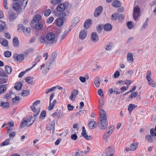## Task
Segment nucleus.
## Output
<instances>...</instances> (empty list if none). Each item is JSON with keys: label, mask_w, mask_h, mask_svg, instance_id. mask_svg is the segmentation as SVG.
<instances>
[{"label": "nucleus", "mask_w": 156, "mask_h": 156, "mask_svg": "<svg viewBox=\"0 0 156 156\" xmlns=\"http://www.w3.org/2000/svg\"><path fill=\"white\" fill-rule=\"evenodd\" d=\"M78 93V90L76 89H74L72 91L71 94L69 97L70 99L72 101L74 100Z\"/></svg>", "instance_id": "9d476101"}, {"label": "nucleus", "mask_w": 156, "mask_h": 156, "mask_svg": "<svg viewBox=\"0 0 156 156\" xmlns=\"http://www.w3.org/2000/svg\"><path fill=\"white\" fill-rule=\"evenodd\" d=\"M61 2V0H52L51 2V3L52 5H55Z\"/></svg>", "instance_id": "864d4df0"}, {"label": "nucleus", "mask_w": 156, "mask_h": 156, "mask_svg": "<svg viewBox=\"0 0 156 156\" xmlns=\"http://www.w3.org/2000/svg\"><path fill=\"white\" fill-rule=\"evenodd\" d=\"M12 43L14 46L16 48H18L19 45V41L17 37H14L13 39Z\"/></svg>", "instance_id": "6ab92c4d"}, {"label": "nucleus", "mask_w": 156, "mask_h": 156, "mask_svg": "<svg viewBox=\"0 0 156 156\" xmlns=\"http://www.w3.org/2000/svg\"><path fill=\"white\" fill-rule=\"evenodd\" d=\"M41 58V56H37L36 57V58L33 62V66L31 67V68H32L34 67L36 65L37 63L40 61Z\"/></svg>", "instance_id": "7c9ffc66"}, {"label": "nucleus", "mask_w": 156, "mask_h": 156, "mask_svg": "<svg viewBox=\"0 0 156 156\" xmlns=\"http://www.w3.org/2000/svg\"><path fill=\"white\" fill-rule=\"evenodd\" d=\"M103 9V8L102 6H99L96 8L95 10L94 13V16L95 17H98L102 13Z\"/></svg>", "instance_id": "39448f33"}, {"label": "nucleus", "mask_w": 156, "mask_h": 156, "mask_svg": "<svg viewBox=\"0 0 156 156\" xmlns=\"http://www.w3.org/2000/svg\"><path fill=\"white\" fill-rule=\"evenodd\" d=\"M46 115V112L45 110L42 111L41 113L40 118L43 119L45 117Z\"/></svg>", "instance_id": "8fccbe9b"}, {"label": "nucleus", "mask_w": 156, "mask_h": 156, "mask_svg": "<svg viewBox=\"0 0 156 156\" xmlns=\"http://www.w3.org/2000/svg\"><path fill=\"white\" fill-rule=\"evenodd\" d=\"M28 0H21L19 1L21 5V7L24 9L27 4Z\"/></svg>", "instance_id": "cd10ccee"}, {"label": "nucleus", "mask_w": 156, "mask_h": 156, "mask_svg": "<svg viewBox=\"0 0 156 156\" xmlns=\"http://www.w3.org/2000/svg\"><path fill=\"white\" fill-rule=\"evenodd\" d=\"M13 9L15 10H17L19 9L20 7H21V5L20 3L19 2H16L14 3L12 5Z\"/></svg>", "instance_id": "4be33fe9"}, {"label": "nucleus", "mask_w": 156, "mask_h": 156, "mask_svg": "<svg viewBox=\"0 0 156 156\" xmlns=\"http://www.w3.org/2000/svg\"><path fill=\"white\" fill-rule=\"evenodd\" d=\"M137 106L135 105L134 104H130L128 106V110L129 113H131L133 110L136 108Z\"/></svg>", "instance_id": "c85d7f7f"}, {"label": "nucleus", "mask_w": 156, "mask_h": 156, "mask_svg": "<svg viewBox=\"0 0 156 156\" xmlns=\"http://www.w3.org/2000/svg\"><path fill=\"white\" fill-rule=\"evenodd\" d=\"M151 72L150 70H148L147 71L146 76V78L148 81V83H150V80H151V78L150 75H151Z\"/></svg>", "instance_id": "79ce46f5"}, {"label": "nucleus", "mask_w": 156, "mask_h": 156, "mask_svg": "<svg viewBox=\"0 0 156 156\" xmlns=\"http://www.w3.org/2000/svg\"><path fill=\"white\" fill-rule=\"evenodd\" d=\"M13 58L14 60L16 62H20L23 61L24 59V56L22 54L17 55L15 54L13 55Z\"/></svg>", "instance_id": "20e7f679"}, {"label": "nucleus", "mask_w": 156, "mask_h": 156, "mask_svg": "<svg viewBox=\"0 0 156 156\" xmlns=\"http://www.w3.org/2000/svg\"><path fill=\"white\" fill-rule=\"evenodd\" d=\"M51 10L49 9H47L45 12L44 15L46 16H48L51 13Z\"/></svg>", "instance_id": "bf43d9fd"}, {"label": "nucleus", "mask_w": 156, "mask_h": 156, "mask_svg": "<svg viewBox=\"0 0 156 156\" xmlns=\"http://www.w3.org/2000/svg\"><path fill=\"white\" fill-rule=\"evenodd\" d=\"M58 117L59 118H62L64 116V114L62 112L61 110H59L58 113Z\"/></svg>", "instance_id": "69168bd1"}, {"label": "nucleus", "mask_w": 156, "mask_h": 156, "mask_svg": "<svg viewBox=\"0 0 156 156\" xmlns=\"http://www.w3.org/2000/svg\"><path fill=\"white\" fill-rule=\"evenodd\" d=\"M54 122H52L51 123H50L47 126V129L48 130H51L52 129H53V131H54Z\"/></svg>", "instance_id": "c756f323"}, {"label": "nucleus", "mask_w": 156, "mask_h": 156, "mask_svg": "<svg viewBox=\"0 0 156 156\" xmlns=\"http://www.w3.org/2000/svg\"><path fill=\"white\" fill-rule=\"evenodd\" d=\"M40 102L39 100H37L33 103V105L30 107L31 110L34 112V115L35 117L37 116L39 113V111L37 110L35 106L39 104Z\"/></svg>", "instance_id": "7ed1b4c3"}, {"label": "nucleus", "mask_w": 156, "mask_h": 156, "mask_svg": "<svg viewBox=\"0 0 156 156\" xmlns=\"http://www.w3.org/2000/svg\"><path fill=\"white\" fill-rule=\"evenodd\" d=\"M138 145V143L137 142H134L132 144L130 147V150L131 151H134L137 148Z\"/></svg>", "instance_id": "412c9836"}, {"label": "nucleus", "mask_w": 156, "mask_h": 156, "mask_svg": "<svg viewBox=\"0 0 156 156\" xmlns=\"http://www.w3.org/2000/svg\"><path fill=\"white\" fill-rule=\"evenodd\" d=\"M80 18L79 17H76L72 21V26H74L80 21Z\"/></svg>", "instance_id": "72a5a7b5"}, {"label": "nucleus", "mask_w": 156, "mask_h": 156, "mask_svg": "<svg viewBox=\"0 0 156 156\" xmlns=\"http://www.w3.org/2000/svg\"><path fill=\"white\" fill-rule=\"evenodd\" d=\"M12 55L11 52L9 51H5L4 53V56L7 58L10 57Z\"/></svg>", "instance_id": "49530a36"}, {"label": "nucleus", "mask_w": 156, "mask_h": 156, "mask_svg": "<svg viewBox=\"0 0 156 156\" xmlns=\"http://www.w3.org/2000/svg\"><path fill=\"white\" fill-rule=\"evenodd\" d=\"M91 41L93 42L96 43L98 42L99 40V37L95 32H93L91 36Z\"/></svg>", "instance_id": "1a4fd4ad"}, {"label": "nucleus", "mask_w": 156, "mask_h": 156, "mask_svg": "<svg viewBox=\"0 0 156 156\" xmlns=\"http://www.w3.org/2000/svg\"><path fill=\"white\" fill-rule=\"evenodd\" d=\"M25 125L26 126V120H24L21 122L20 127L22 128L24 127Z\"/></svg>", "instance_id": "e2e57ef3"}, {"label": "nucleus", "mask_w": 156, "mask_h": 156, "mask_svg": "<svg viewBox=\"0 0 156 156\" xmlns=\"http://www.w3.org/2000/svg\"><path fill=\"white\" fill-rule=\"evenodd\" d=\"M94 83L97 87H98L101 84L100 78L98 76H96L94 80Z\"/></svg>", "instance_id": "f3484780"}, {"label": "nucleus", "mask_w": 156, "mask_h": 156, "mask_svg": "<svg viewBox=\"0 0 156 156\" xmlns=\"http://www.w3.org/2000/svg\"><path fill=\"white\" fill-rule=\"evenodd\" d=\"M39 41L41 44L48 43L46 38V37H45L44 36H41L40 37L39 39Z\"/></svg>", "instance_id": "393cba45"}, {"label": "nucleus", "mask_w": 156, "mask_h": 156, "mask_svg": "<svg viewBox=\"0 0 156 156\" xmlns=\"http://www.w3.org/2000/svg\"><path fill=\"white\" fill-rule=\"evenodd\" d=\"M20 98L19 97L16 96L12 99V102L14 104L16 105L20 102Z\"/></svg>", "instance_id": "e433bc0d"}, {"label": "nucleus", "mask_w": 156, "mask_h": 156, "mask_svg": "<svg viewBox=\"0 0 156 156\" xmlns=\"http://www.w3.org/2000/svg\"><path fill=\"white\" fill-rule=\"evenodd\" d=\"M66 8L65 5L64 3H61L57 6L56 9L58 11L63 12Z\"/></svg>", "instance_id": "f8f14e48"}, {"label": "nucleus", "mask_w": 156, "mask_h": 156, "mask_svg": "<svg viewBox=\"0 0 156 156\" xmlns=\"http://www.w3.org/2000/svg\"><path fill=\"white\" fill-rule=\"evenodd\" d=\"M124 16L123 14H118V19L119 20V22H121Z\"/></svg>", "instance_id": "4d7b16f0"}, {"label": "nucleus", "mask_w": 156, "mask_h": 156, "mask_svg": "<svg viewBox=\"0 0 156 156\" xmlns=\"http://www.w3.org/2000/svg\"><path fill=\"white\" fill-rule=\"evenodd\" d=\"M0 43L4 47H7L8 45V41L4 38H0Z\"/></svg>", "instance_id": "4468645a"}, {"label": "nucleus", "mask_w": 156, "mask_h": 156, "mask_svg": "<svg viewBox=\"0 0 156 156\" xmlns=\"http://www.w3.org/2000/svg\"><path fill=\"white\" fill-rule=\"evenodd\" d=\"M118 13H114L111 16V19L112 20H118Z\"/></svg>", "instance_id": "09e8293b"}, {"label": "nucleus", "mask_w": 156, "mask_h": 156, "mask_svg": "<svg viewBox=\"0 0 156 156\" xmlns=\"http://www.w3.org/2000/svg\"><path fill=\"white\" fill-rule=\"evenodd\" d=\"M87 35V30L85 29L82 30L79 35V37L80 39L83 40L86 37Z\"/></svg>", "instance_id": "6e6552de"}, {"label": "nucleus", "mask_w": 156, "mask_h": 156, "mask_svg": "<svg viewBox=\"0 0 156 156\" xmlns=\"http://www.w3.org/2000/svg\"><path fill=\"white\" fill-rule=\"evenodd\" d=\"M18 29L19 30H20L23 31L25 30V28L23 25L19 24L18 26Z\"/></svg>", "instance_id": "338daca9"}, {"label": "nucleus", "mask_w": 156, "mask_h": 156, "mask_svg": "<svg viewBox=\"0 0 156 156\" xmlns=\"http://www.w3.org/2000/svg\"><path fill=\"white\" fill-rule=\"evenodd\" d=\"M64 20L61 19V18H58L57 19L56 23L57 26L60 27L62 25L63 23Z\"/></svg>", "instance_id": "2f4dec72"}, {"label": "nucleus", "mask_w": 156, "mask_h": 156, "mask_svg": "<svg viewBox=\"0 0 156 156\" xmlns=\"http://www.w3.org/2000/svg\"><path fill=\"white\" fill-rule=\"evenodd\" d=\"M113 47V45L112 44V43H109V45L106 46V47L105 48V49L106 50L109 51Z\"/></svg>", "instance_id": "603ef678"}, {"label": "nucleus", "mask_w": 156, "mask_h": 156, "mask_svg": "<svg viewBox=\"0 0 156 156\" xmlns=\"http://www.w3.org/2000/svg\"><path fill=\"white\" fill-rule=\"evenodd\" d=\"M111 134L108 133H105V135L103 136V138L105 140H106L109 137L110 135Z\"/></svg>", "instance_id": "774afa93"}, {"label": "nucleus", "mask_w": 156, "mask_h": 156, "mask_svg": "<svg viewBox=\"0 0 156 156\" xmlns=\"http://www.w3.org/2000/svg\"><path fill=\"white\" fill-rule=\"evenodd\" d=\"M56 89V87H52L51 88L47 89L46 90L45 93L46 94H48L49 93L51 92L54 91Z\"/></svg>", "instance_id": "de8ad7c7"}, {"label": "nucleus", "mask_w": 156, "mask_h": 156, "mask_svg": "<svg viewBox=\"0 0 156 156\" xmlns=\"http://www.w3.org/2000/svg\"><path fill=\"white\" fill-rule=\"evenodd\" d=\"M150 133L151 134L152 136H156V133L155 132V130L154 129H151L150 130Z\"/></svg>", "instance_id": "6e6d98bb"}, {"label": "nucleus", "mask_w": 156, "mask_h": 156, "mask_svg": "<svg viewBox=\"0 0 156 156\" xmlns=\"http://www.w3.org/2000/svg\"><path fill=\"white\" fill-rule=\"evenodd\" d=\"M31 29L29 27H27L26 28V30L23 31L24 33L26 35V34H29L30 32Z\"/></svg>", "instance_id": "0e129e2a"}, {"label": "nucleus", "mask_w": 156, "mask_h": 156, "mask_svg": "<svg viewBox=\"0 0 156 156\" xmlns=\"http://www.w3.org/2000/svg\"><path fill=\"white\" fill-rule=\"evenodd\" d=\"M128 28L130 29H131L133 27V24L132 21L127 22L126 23Z\"/></svg>", "instance_id": "3c124183"}, {"label": "nucleus", "mask_w": 156, "mask_h": 156, "mask_svg": "<svg viewBox=\"0 0 156 156\" xmlns=\"http://www.w3.org/2000/svg\"><path fill=\"white\" fill-rule=\"evenodd\" d=\"M5 70L6 73L8 74H10L12 72V68L9 66H5Z\"/></svg>", "instance_id": "a19ab883"}, {"label": "nucleus", "mask_w": 156, "mask_h": 156, "mask_svg": "<svg viewBox=\"0 0 156 156\" xmlns=\"http://www.w3.org/2000/svg\"><path fill=\"white\" fill-rule=\"evenodd\" d=\"M114 149L112 147H108L106 151V155L113 154Z\"/></svg>", "instance_id": "aec40b11"}, {"label": "nucleus", "mask_w": 156, "mask_h": 156, "mask_svg": "<svg viewBox=\"0 0 156 156\" xmlns=\"http://www.w3.org/2000/svg\"><path fill=\"white\" fill-rule=\"evenodd\" d=\"M0 76H2L6 77H7L8 76V75L6 74L3 70L0 71Z\"/></svg>", "instance_id": "5fc2aeb1"}, {"label": "nucleus", "mask_w": 156, "mask_h": 156, "mask_svg": "<svg viewBox=\"0 0 156 156\" xmlns=\"http://www.w3.org/2000/svg\"><path fill=\"white\" fill-rule=\"evenodd\" d=\"M112 25L109 23H106L104 26L103 29L107 31H110L112 30Z\"/></svg>", "instance_id": "a211bd4d"}, {"label": "nucleus", "mask_w": 156, "mask_h": 156, "mask_svg": "<svg viewBox=\"0 0 156 156\" xmlns=\"http://www.w3.org/2000/svg\"><path fill=\"white\" fill-rule=\"evenodd\" d=\"M10 139L9 138H8L6 139L5 141L2 142L1 144V146L2 147L3 146L8 145L9 144V141Z\"/></svg>", "instance_id": "58836bf2"}, {"label": "nucleus", "mask_w": 156, "mask_h": 156, "mask_svg": "<svg viewBox=\"0 0 156 156\" xmlns=\"http://www.w3.org/2000/svg\"><path fill=\"white\" fill-rule=\"evenodd\" d=\"M99 109L101 111L100 113V122L98 123L99 127L101 129H105L108 126V116L106 112L102 108Z\"/></svg>", "instance_id": "f257e3e1"}, {"label": "nucleus", "mask_w": 156, "mask_h": 156, "mask_svg": "<svg viewBox=\"0 0 156 156\" xmlns=\"http://www.w3.org/2000/svg\"><path fill=\"white\" fill-rule=\"evenodd\" d=\"M55 35L53 33H49L46 36V38L47 41L53 42L55 40Z\"/></svg>", "instance_id": "423d86ee"}, {"label": "nucleus", "mask_w": 156, "mask_h": 156, "mask_svg": "<svg viewBox=\"0 0 156 156\" xmlns=\"http://www.w3.org/2000/svg\"><path fill=\"white\" fill-rule=\"evenodd\" d=\"M22 85L23 84L22 83L18 82L15 84L14 88L17 90H20L21 89Z\"/></svg>", "instance_id": "473e14b6"}, {"label": "nucleus", "mask_w": 156, "mask_h": 156, "mask_svg": "<svg viewBox=\"0 0 156 156\" xmlns=\"http://www.w3.org/2000/svg\"><path fill=\"white\" fill-rule=\"evenodd\" d=\"M88 126L90 129H92L97 127L96 123L94 121L93 119L90 121L88 123Z\"/></svg>", "instance_id": "ddd939ff"}, {"label": "nucleus", "mask_w": 156, "mask_h": 156, "mask_svg": "<svg viewBox=\"0 0 156 156\" xmlns=\"http://www.w3.org/2000/svg\"><path fill=\"white\" fill-rule=\"evenodd\" d=\"M145 138L149 143H151L153 141V137L150 135L148 134L147 135Z\"/></svg>", "instance_id": "37998d69"}, {"label": "nucleus", "mask_w": 156, "mask_h": 156, "mask_svg": "<svg viewBox=\"0 0 156 156\" xmlns=\"http://www.w3.org/2000/svg\"><path fill=\"white\" fill-rule=\"evenodd\" d=\"M25 81L30 84H32L33 83V78L30 76L25 78Z\"/></svg>", "instance_id": "4c0bfd02"}, {"label": "nucleus", "mask_w": 156, "mask_h": 156, "mask_svg": "<svg viewBox=\"0 0 156 156\" xmlns=\"http://www.w3.org/2000/svg\"><path fill=\"white\" fill-rule=\"evenodd\" d=\"M54 20V18L52 16L49 17L47 20V23H51Z\"/></svg>", "instance_id": "052dcab7"}, {"label": "nucleus", "mask_w": 156, "mask_h": 156, "mask_svg": "<svg viewBox=\"0 0 156 156\" xmlns=\"http://www.w3.org/2000/svg\"><path fill=\"white\" fill-rule=\"evenodd\" d=\"M81 134L87 140H89L92 138L91 136L87 135L86 130L84 126L82 127Z\"/></svg>", "instance_id": "0eeeda50"}, {"label": "nucleus", "mask_w": 156, "mask_h": 156, "mask_svg": "<svg viewBox=\"0 0 156 156\" xmlns=\"http://www.w3.org/2000/svg\"><path fill=\"white\" fill-rule=\"evenodd\" d=\"M32 117L29 118L26 120V126L28 127L31 126L34 122V119H32Z\"/></svg>", "instance_id": "5701e85b"}, {"label": "nucleus", "mask_w": 156, "mask_h": 156, "mask_svg": "<svg viewBox=\"0 0 156 156\" xmlns=\"http://www.w3.org/2000/svg\"><path fill=\"white\" fill-rule=\"evenodd\" d=\"M0 106L3 108H8L9 107V105L8 102H2L0 104Z\"/></svg>", "instance_id": "f704fd0d"}, {"label": "nucleus", "mask_w": 156, "mask_h": 156, "mask_svg": "<svg viewBox=\"0 0 156 156\" xmlns=\"http://www.w3.org/2000/svg\"><path fill=\"white\" fill-rule=\"evenodd\" d=\"M114 127L112 125H111L109 126L107 130L106 133H108L112 134L113 131V129Z\"/></svg>", "instance_id": "ea45409f"}, {"label": "nucleus", "mask_w": 156, "mask_h": 156, "mask_svg": "<svg viewBox=\"0 0 156 156\" xmlns=\"http://www.w3.org/2000/svg\"><path fill=\"white\" fill-rule=\"evenodd\" d=\"M66 15L65 12H62V14L60 15L59 17L60 18H61L63 20H65L66 17Z\"/></svg>", "instance_id": "13d9d810"}, {"label": "nucleus", "mask_w": 156, "mask_h": 156, "mask_svg": "<svg viewBox=\"0 0 156 156\" xmlns=\"http://www.w3.org/2000/svg\"><path fill=\"white\" fill-rule=\"evenodd\" d=\"M6 90V87L5 85L0 86V94L1 95L4 93Z\"/></svg>", "instance_id": "c9c22d12"}, {"label": "nucleus", "mask_w": 156, "mask_h": 156, "mask_svg": "<svg viewBox=\"0 0 156 156\" xmlns=\"http://www.w3.org/2000/svg\"><path fill=\"white\" fill-rule=\"evenodd\" d=\"M56 102L57 101L56 100H54L52 103H51V101H50L49 105L48 107V109L49 110H52L53 109L55 105L56 104Z\"/></svg>", "instance_id": "bb28decb"}, {"label": "nucleus", "mask_w": 156, "mask_h": 156, "mask_svg": "<svg viewBox=\"0 0 156 156\" xmlns=\"http://www.w3.org/2000/svg\"><path fill=\"white\" fill-rule=\"evenodd\" d=\"M17 17L16 13L10 12L9 13L8 18L10 21H12L16 19Z\"/></svg>", "instance_id": "2eb2a0df"}, {"label": "nucleus", "mask_w": 156, "mask_h": 156, "mask_svg": "<svg viewBox=\"0 0 156 156\" xmlns=\"http://www.w3.org/2000/svg\"><path fill=\"white\" fill-rule=\"evenodd\" d=\"M112 5L115 8H118L120 7L121 5V2L117 0H113L112 2Z\"/></svg>", "instance_id": "dca6fc26"}, {"label": "nucleus", "mask_w": 156, "mask_h": 156, "mask_svg": "<svg viewBox=\"0 0 156 156\" xmlns=\"http://www.w3.org/2000/svg\"><path fill=\"white\" fill-rule=\"evenodd\" d=\"M30 90H23L21 94V95L23 97H26L29 94Z\"/></svg>", "instance_id": "a18cd8bd"}, {"label": "nucleus", "mask_w": 156, "mask_h": 156, "mask_svg": "<svg viewBox=\"0 0 156 156\" xmlns=\"http://www.w3.org/2000/svg\"><path fill=\"white\" fill-rule=\"evenodd\" d=\"M109 91L110 92V94H112L113 93H115L116 95L119 94H120L118 91H115L114 90L110 88L109 89Z\"/></svg>", "instance_id": "680f3d73"}, {"label": "nucleus", "mask_w": 156, "mask_h": 156, "mask_svg": "<svg viewBox=\"0 0 156 156\" xmlns=\"http://www.w3.org/2000/svg\"><path fill=\"white\" fill-rule=\"evenodd\" d=\"M43 26V24L41 22L37 23L35 26V28L37 30H41L42 29Z\"/></svg>", "instance_id": "a878e982"}, {"label": "nucleus", "mask_w": 156, "mask_h": 156, "mask_svg": "<svg viewBox=\"0 0 156 156\" xmlns=\"http://www.w3.org/2000/svg\"><path fill=\"white\" fill-rule=\"evenodd\" d=\"M127 59L128 62L129 63L133 62V54L132 53H128L127 55Z\"/></svg>", "instance_id": "b1692460"}, {"label": "nucleus", "mask_w": 156, "mask_h": 156, "mask_svg": "<svg viewBox=\"0 0 156 156\" xmlns=\"http://www.w3.org/2000/svg\"><path fill=\"white\" fill-rule=\"evenodd\" d=\"M41 19V17L39 15H36L34 17L33 20L34 22L36 23L38 22Z\"/></svg>", "instance_id": "c03bdc74"}, {"label": "nucleus", "mask_w": 156, "mask_h": 156, "mask_svg": "<svg viewBox=\"0 0 156 156\" xmlns=\"http://www.w3.org/2000/svg\"><path fill=\"white\" fill-rule=\"evenodd\" d=\"M140 9L139 7L134 8L133 9V18L135 21L138 20V17L140 16Z\"/></svg>", "instance_id": "f03ea898"}, {"label": "nucleus", "mask_w": 156, "mask_h": 156, "mask_svg": "<svg viewBox=\"0 0 156 156\" xmlns=\"http://www.w3.org/2000/svg\"><path fill=\"white\" fill-rule=\"evenodd\" d=\"M92 21L90 19L86 20L84 24V27L86 29L89 28L91 25Z\"/></svg>", "instance_id": "9b49d317"}]
</instances>
